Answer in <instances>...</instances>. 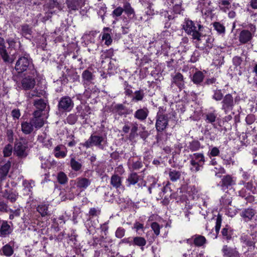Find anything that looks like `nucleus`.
<instances>
[{"mask_svg": "<svg viewBox=\"0 0 257 257\" xmlns=\"http://www.w3.org/2000/svg\"><path fill=\"white\" fill-rule=\"evenodd\" d=\"M224 57L218 55L213 59V64L217 68H219L224 63Z\"/></svg>", "mask_w": 257, "mask_h": 257, "instance_id": "nucleus-55", "label": "nucleus"}, {"mask_svg": "<svg viewBox=\"0 0 257 257\" xmlns=\"http://www.w3.org/2000/svg\"><path fill=\"white\" fill-rule=\"evenodd\" d=\"M125 233V229L122 227H118L115 232V236L118 238H122Z\"/></svg>", "mask_w": 257, "mask_h": 257, "instance_id": "nucleus-57", "label": "nucleus"}, {"mask_svg": "<svg viewBox=\"0 0 257 257\" xmlns=\"http://www.w3.org/2000/svg\"><path fill=\"white\" fill-rule=\"evenodd\" d=\"M123 11V7H118L112 11V15L113 17H120L122 15V13L124 12Z\"/></svg>", "mask_w": 257, "mask_h": 257, "instance_id": "nucleus-59", "label": "nucleus"}, {"mask_svg": "<svg viewBox=\"0 0 257 257\" xmlns=\"http://www.w3.org/2000/svg\"><path fill=\"white\" fill-rule=\"evenodd\" d=\"M123 9L125 14L130 20H136L137 17L134 9L132 7L130 3L125 2L123 3Z\"/></svg>", "mask_w": 257, "mask_h": 257, "instance_id": "nucleus-24", "label": "nucleus"}, {"mask_svg": "<svg viewBox=\"0 0 257 257\" xmlns=\"http://www.w3.org/2000/svg\"><path fill=\"white\" fill-rule=\"evenodd\" d=\"M240 240L241 242L249 247L250 249L254 248L255 243L252 240L250 235H242L240 237Z\"/></svg>", "mask_w": 257, "mask_h": 257, "instance_id": "nucleus-36", "label": "nucleus"}, {"mask_svg": "<svg viewBox=\"0 0 257 257\" xmlns=\"http://www.w3.org/2000/svg\"><path fill=\"white\" fill-rule=\"evenodd\" d=\"M58 182L61 184H65L68 181L67 175L63 172H60L57 175Z\"/></svg>", "mask_w": 257, "mask_h": 257, "instance_id": "nucleus-52", "label": "nucleus"}, {"mask_svg": "<svg viewBox=\"0 0 257 257\" xmlns=\"http://www.w3.org/2000/svg\"><path fill=\"white\" fill-rule=\"evenodd\" d=\"M44 8L45 9H48L49 10L48 11H51V10L53 9L54 8H57L59 10L62 9L61 5L55 0H49V2L44 5Z\"/></svg>", "mask_w": 257, "mask_h": 257, "instance_id": "nucleus-41", "label": "nucleus"}, {"mask_svg": "<svg viewBox=\"0 0 257 257\" xmlns=\"http://www.w3.org/2000/svg\"><path fill=\"white\" fill-rule=\"evenodd\" d=\"M113 113L117 114L119 116H126L133 113V109L127 108L122 104H116L112 107Z\"/></svg>", "mask_w": 257, "mask_h": 257, "instance_id": "nucleus-13", "label": "nucleus"}, {"mask_svg": "<svg viewBox=\"0 0 257 257\" xmlns=\"http://www.w3.org/2000/svg\"><path fill=\"white\" fill-rule=\"evenodd\" d=\"M193 239H194L193 243L197 247L202 246L206 243L205 237L201 235L195 234L193 236Z\"/></svg>", "mask_w": 257, "mask_h": 257, "instance_id": "nucleus-38", "label": "nucleus"}, {"mask_svg": "<svg viewBox=\"0 0 257 257\" xmlns=\"http://www.w3.org/2000/svg\"><path fill=\"white\" fill-rule=\"evenodd\" d=\"M49 204L44 202L38 205L37 211L41 214L42 217H46L51 215V213L49 210Z\"/></svg>", "mask_w": 257, "mask_h": 257, "instance_id": "nucleus-26", "label": "nucleus"}, {"mask_svg": "<svg viewBox=\"0 0 257 257\" xmlns=\"http://www.w3.org/2000/svg\"><path fill=\"white\" fill-rule=\"evenodd\" d=\"M155 127L158 133H162L168 126L169 118L167 114L159 111L156 117Z\"/></svg>", "mask_w": 257, "mask_h": 257, "instance_id": "nucleus-7", "label": "nucleus"}, {"mask_svg": "<svg viewBox=\"0 0 257 257\" xmlns=\"http://www.w3.org/2000/svg\"><path fill=\"white\" fill-rule=\"evenodd\" d=\"M222 222V216L221 214H218L217 216V218L216 219V224L215 226V232L216 235L215 236V238H217V235L219 232V230L221 227Z\"/></svg>", "mask_w": 257, "mask_h": 257, "instance_id": "nucleus-53", "label": "nucleus"}, {"mask_svg": "<svg viewBox=\"0 0 257 257\" xmlns=\"http://www.w3.org/2000/svg\"><path fill=\"white\" fill-rule=\"evenodd\" d=\"M37 76L36 69H33L27 74L22 80V86L24 90H29L34 88L36 84L35 79Z\"/></svg>", "mask_w": 257, "mask_h": 257, "instance_id": "nucleus-6", "label": "nucleus"}, {"mask_svg": "<svg viewBox=\"0 0 257 257\" xmlns=\"http://www.w3.org/2000/svg\"><path fill=\"white\" fill-rule=\"evenodd\" d=\"M70 157V165L72 169L76 172L80 171L82 166L81 163L76 161L73 155H71Z\"/></svg>", "mask_w": 257, "mask_h": 257, "instance_id": "nucleus-42", "label": "nucleus"}, {"mask_svg": "<svg viewBox=\"0 0 257 257\" xmlns=\"http://www.w3.org/2000/svg\"><path fill=\"white\" fill-rule=\"evenodd\" d=\"M7 198L12 203L15 202L18 198V193L16 192H11L7 193Z\"/></svg>", "mask_w": 257, "mask_h": 257, "instance_id": "nucleus-58", "label": "nucleus"}, {"mask_svg": "<svg viewBox=\"0 0 257 257\" xmlns=\"http://www.w3.org/2000/svg\"><path fill=\"white\" fill-rule=\"evenodd\" d=\"M132 128L131 129V132L129 134V139L130 140H134L138 135L137 132L138 131V124L137 123H132Z\"/></svg>", "mask_w": 257, "mask_h": 257, "instance_id": "nucleus-44", "label": "nucleus"}, {"mask_svg": "<svg viewBox=\"0 0 257 257\" xmlns=\"http://www.w3.org/2000/svg\"><path fill=\"white\" fill-rule=\"evenodd\" d=\"M57 107L60 112H69L74 107V102L69 96H64L59 100Z\"/></svg>", "mask_w": 257, "mask_h": 257, "instance_id": "nucleus-8", "label": "nucleus"}, {"mask_svg": "<svg viewBox=\"0 0 257 257\" xmlns=\"http://www.w3.org/2000/svg\"><path fill=\"white\" fill-rule=\"evenodd\" d=\"M30 122L37 128L42 127L44 125V120L42 117H33L30 119Z\"/></svg>", "mask_w": 257, "mask_h": 257, "instance_id": "nucleus-45", "label": "nucleus"}, {"mask_svg": "<svg viewBox=\"0 0 257 257\" xmlns=\"http://www.w3.org/2000/svg\"><path fill=\"white\" fill-rule=\"evenodd\" d=\"M214 38L207 35L201 34L198 38L193 41L196 48L202 50L203 53L208 54L213 48Z\"/></svg>", "mask_w": 257, "mask_h": 257, "instance_id": "nucleus-4", "label": "nucleus"}, {"mask_svg": "<svg viewBox=\"0 0 257 257\" xmlns=\"http://www.w3.org/2000/svg\"><path fill=\"white\" fill-rule=\"evenodd\" d=\"M221 233L222 239L229 242L233 238L234 230L230 225L226 224L221 231Z\"/></svg>", "mask_w": 257, "mask_h": 257, "instance_id": "nucleus-17", "label": "nucleus"}, {"mask_svg": "<svg viewBox=\"0 0 257 257\" xmlns=\"http://www.w3.org/2000/svg\"><path fill=\"white\" fill-rule=\"evenodd\" d=\"M188 149L191 152H197L201 148H203L201 143L197 140H193L188 143Z\"/></svg>", "mask_w": 257, "mask_h": 257, "instance_id": "nucleus-39", "label": "nucleus"}, {"mask_svg": "<svg viewBox=\"0 0 257 257\" xmlns=\"http://www.w3.org/2000/svg\"><path fill=\"white\" fill-rule=\"evenodd\" d=\"M222 252L224 257H239V254L236 248L231 247L227 245L223 246Z\"/></svg>", "mask_w": 257, "mask_h": 257, "instance_id": "nucleus-21", "label": "nucleus"}, {"mask_svg": "<svg viewBox=\"0 0 257 257\" xmlns=\"http://www.w3.org/2000/svg\"><path fill=\"white\" fill-rule=\"evenodd\" d=\"M11 115L14 120L19 119L21 116L20 110L18 108H15L12 110Z\"/></svg>", "mask_w": 257, "mask_h": 257, "instance_id": "nucleus-64", "label": "nucleus"}, {"mask_svg": "<svg viewBox=\"0 0 257 257\" xmlns=\"http://www.w3.org/2000/svg\"><path fill=\"white\" fill-rule=\"evenodd\" d=\"M224 96L222 92L221 89H216L213 90V94L212 95V98L217 101H219L222 100Z\"/></svg>", "mask_w": 257, "mask_h": 257, "instance_id": "nucleus-47", "label": "nucleus"}, {"mask_svg": "<svg viewBox=\"0 0 257 257\" xmlns=\"http://www.w3.org/2000/svg\"><path fill=\"white\" fill-rule=\"evenodd\" d=\"M104 239V237L103 236H101L99 238L93 237L92 239V245H93V246H96L98 244L101 245Z\"/></svg>", "mask_w": 257, "mask_h": 257, "instance_id": "nucleus-61", "label": "nucleus"}, {"mask_svg": "<svg viewBox=\"0 0 257 257\" xmlns=\"http://www.w3.org/2000/svg\"><path fill=\"white\" fill-rule=\"evenodd\" d=\"M54 154L56 158H64L67 154L66 148L62 145H58L54 148Z\"/></svg>", "mask_w": 257, "mask_h": 257, "instance_id": "nucleus-29", "label": "nucleus"}, {"mask_svg": "<svg viewBox=\"0 0 257 257\" xmlns=\"http://www.w3.org/2000/svg\"><path fill=\"white\" fill-rule=\"evenodd\" d=\"M91 180L85 177H79L76 180V187L83 191L85 190L91 184Z\"/></svg>", "mask_w": 257, "mask_h": 257, "instance_id": "nucleus-23", "label": "nucleus"}, {"mask_svg": "<svg viewBox=\"0 0 257 257\" xmlns=\"http://www.w3.org/2000/svg\"><path fill=\"white\" fill-rule=\"evenodd\" d=\"M136 184L139 187H145L146 186V182L143 180L137 173L132 172L128 175L126 179V185L127 187H130Z\"/></svg>", "mask_w": 257, "mask_h": 257, "instance_id": "nucleus-9", "label": "nucleus"}, {"mask_svg": "<svg viewBox=\"0 0 257 257\" xmlns=\"http://www.w3.org/2000/svg\"><path fill=\"white\" fill-rule=\"evenodd\" d=\"M0 55L3 61L7 64H12L14 59L11 58L8 54L5 46V40L0 37Z\"/></svg>", "mask_w": 257, "mask_h": 257, "instance_id": "nucleus-12", "label": "nucleus"}, {"mask_svg": "<svg viewBox=\"0 0 257 257\" xmlns=\"http://www.w3.org/2000/svg\"><path fill=\"white\" fill-rule=\"evenodd\" d=\"M145 96L144 90L143 89H140L136 90L133 93L132 97V101L133 102H138L143 101Z\"/></svg>", "mask_w": 257, "mask_h": 257, "instance_id": "nucleus-37", "label": "nucleus"}, {"mask_svg": "<svg viewBox=\"0 0 257 257\" xmlns=\"http://www.w3.org/2000/svg\"><path fill=\"white\" fill-rule=\"evenodd\" d=\"M15 69L18 74L28 71L30 72L32 70L35 69L32 59L29 54H25L24 56L19 57L15 64Z\"/></svg>", "mask_w": 257, "mask_h": 257, "instance_id": "nucleus-3", "label": "nucleus"}, {"mask_svg": "<svg viewBox=\"0 0 257 257\" xmlns=\"http://www.w3.org/2000/svg\"><path fill=\"white\" fill-rule=\"evenodd\" d=\"M103 40H105V44L108 46L112 43V39L110 34L107 33H104L102 37Z\"/></svg>", "mask_w": 257, "mask_h": 257, "instance_id": "nucleus-60", "label": "nucleus"}, {"mask_svg": "<svg viewBox=\"0 0 257 257\" xmlns=\"http://www.w3.org/2000/svg\"><path fill=\"white\" fill-rule=\"evenodd\" d=\"M13 149V148L12 145L10 144L7 145L3 150L4 157H10L12 155Z\"/></svg>", "mask_w": 257, "mask_h": 257, "instance_id": "nucleus-56", "label": "nucleus"}, {"mask_svg": "<svg viewBox=\"0 0 257 257\" xmlns=\"http://www.w3.org/2000/svg\"><path fill=\"white\" fill-rule=\"evenodd\" d=\"M20 34L27 39L32 37L33 33V28L27 24H23L20 27Z\"/></svg>", "mask_w": 257, "mask_h": 257, "instance_id": "nucleus-18", "label": "nucleus"}, {"mask_svg": "<svg viewBox=\"0 0 257 257\" xmlns=\"http://www.w3.org/2000/svg\"><path fill=\"white\" fill-rule=\"evenodd\" d=\"M91 68L85 70L82 74V78L84 85H88L92 83L94 79V75H93Z\"/></svg>", "mask_w": 257, "mask_h": 257, "instance_id": "nucleus-25", "label": "nucleus"}, {"mask_svg": "<svg viewBox=\"0 0 257 257\" xmlns=\"http://www.w3.org/2000/svg\"><path fill=\"white\" fill-rule=\"evenodd\" d=\"M205 117V120L208 123H211L212 124L216 120L217 114L215 113V111L208 112L206 114Z\"/></svg>", "mask_w": 257, "mask_h": 257, "instance_id": "nucleus-50", "label": "nucleus"}, {"mask_svg": "<svg viewBox=\"0 0 257 257\" xmlns=\"http://www.w3.org/2000/svg\"><path fill=\"white\" fill-rule=\"evenodd\" d=\"M107 145L106 135H100L96 132H93L89 139L82 144V146L86 149L96 147L101 150H105Z\"/></svg>", "mask_w": 257, "mask_h": 257, "instance_id": "nucleus-1", "label": "nucleus"}, {"mask_svg": "<svg viewBox=\"0 0 257 257\" xmlns=\"http://www.w3.org/2000/svg\"><path fill=\"white\" fill-rule=\"evenodd\" d=\"M34 126L30 121H23L21 123V130L22 132L25 135H30L34 130Z\"/></svg>", "mask_w": 257, "mask_h": 257, "instance_id": "nucleus-35", "label": "nucleus"}, {"mask_svg": "<svg viewBox=\"0 0 257 257\" xmlns=\"http://www.w3.org/2000/svg\"><path fill=\"white\" fill-rule=\"evenodd\" d=\"M128 163L131 164L132 169L134 170H139L143 167V164L140 159L136 160L131 157L128 160Z\"/></svg>", "mask_w": 257, "mask_h": 257, "instance_id": "nucleus-34", "label": "nucleus"}, {"mask_svg": "<svg viewBox=\"0 0 257 257\" xmlns=\"http://www.w3.org/2000/svg\"><path fill=\"white\" fill-rule=\"evenodd\" d=\"M235 184V182L233 180V177L230 175H226L222 177L218 185L221 187L223 190L225 191Z\"/></svg>", "mask_w": 257, "mask_h": 257, "instance_id": "nucleus-15", "label": "nucleus"}, {"mask_svg": "<svg viewBox=\"0 0 257 257\" xmlns=\"http://www.w3.org/2000/svg\"><path fill=\"white\" fill-rule=\"evenodd\" d=\"M15 242L11 241L9 243L6 244L2 247V250L5 255L10 256L14 253L13 246Z\"/></svg>", "mask_w": 257, "mask_h": 257, "instance_id": "nucleus-33", "label": "nucleus"}, {"mask_svg": "<svg viewBox=\"0 0 257 257\" xmlns=\"http://www.w3.org/2000/svg\"><path fill=\"white\" fill-rule=\"evenodd\" d=\"M221 159L223 161V164L226 165H234V161L231 157L227 158L225 156H222Z\"/></svg>", "mask_w": 257, "mask_h": 257, "instance_id": "nucleus-63", "label": "nucleus"}, {"mask_svg": "<svg viewBox=\"0 0 257 257\" xmlns=\"http://www.w3.org/2000/svg\"><path fill=\"white\" fill-rule=\"evenodd\" d=\"M85 0H66L68 12L78 11L84 5Z\"/></svg>", "mask_w": 257, "mask_h": 257, "instance_id": "nucleus-14", "label": "nucleus"}, {"mask_svg": "<svg viewBox=\"0 0 257 257\" xmlns=\"http://www.w3.org/2000/svg\"><path fill=\"white\" fill-rule=\"evenodd\" d=\"M236 104V100L231 94H226L221 102V108L225 113L231 111Z\"/></svg>", "mask_w": 257, "mask_h": 257, "instance_id": "nucleus-11", "label": "nucleus"}, {"mask_svg": "<svg viewBox=\"0 0 257 257\" xmlns=\"http://www.w3.org/2000/svg\"><path fill=\"white\" fill-rule=\"evenodd\" d=\"M190 165L192 166L190 170L193 172H197L203 169L205 162V157L203 153H194L190 155Z\"/></svg>", "mask_w": 257, "mask_h": 257, "instance_id": "nucleus-5", "label": "nucleus"}, {"mask_svg": "<svg viewBox=\"0 0 257 257\" xmlns=\"http://www.w3.org/2000/svg\"><path fill=\"white\" fill-rule=\"evenodd\" d=\"M203 28L200 21L194 22L189 19H185L183 25V29L188 35L191 36L193 41L200 36Z\"/></svg>", "mask_w": 257, "mask_h": 257, "instance_id": "nucleus-2", "label": "nucleus"}, {"mask_svg": "<svg viewBox=\"0 0 257 257\" xmlns=\"http://www.w3.org/2000/svg\"><path fill=\"white\" fill-rule=\"evenodd\" d=\"M146 240L144 237L136 236L133 238V245L140 246L142 250L144 249V246L146 244Z\"/></svg>", "mask_w": 257, "mask_h": 257, "instance_id": "nucleus-40", "label": "nucleus"}, {"mask_svg": "<svg viewBox=\"0 0 257 257\" xmlns=\"http://www.w3.org/2000/svg\"><path fill=\"white\" fill-rule=\"evenodd\" d=\"M148 190L150 194L155 193L159 194L160 196L162 194V185L161 184L158 183L157 181L155 180L151 184L150 186L148 188Z\"/></svg>", "mask_w": 257, "mask_h": 257, "instance_id": "nucleus-28", "label": "nucleus"}, {"mask_svg": "<svg viewBox=\"0 0 257 257\" xmlns=\"http://www.w3.org/2000/svg\"><path fill=\"white\" fill-rule=\"evenodd\" d=\"M253 37V34L251 33L249 30H243L239 33L238 40L241 44H245L250 42Z\"/></svg>", "mask_w": 257, "mask_h": 257, "instance_id": "nucleus-19", "label": "nucleus"}, {"mask_svg": "<svg viewBox=\"0 0 257 257\" xmlns=\"http://www.w3.org/2000/svg\"><path fill=\"white\" fill-rule=\"evenodd\" d=\"M34 105L38 109L44 110L46 107V103L45 100L42 99L35 100Z\"/></svg>", "mask_w": 257, "mask_h": 257, "instance_id": "nucleus-51", "label": "nucleus"}, {"mask_svg": "<svg viewBox=\"0 0 257 257\" xmlns=\"http://www.w3.org/2000/svg\"><path fill=\"white\" fill-rule=\"evenodd\" d=\"M67 75L73 82L79 81L80 76L74 70L67 69Z\"/></svg>", "mask_w": 257, "mask_h": 257, "instance_id": "nucleus-43", "label": "nucleus"}, {"mask_svg": "<svg viewBox=\"0 0 257 257\" xmlns=\"http://www.w3.org/2000/svg\"><path fill=\"white\" fill-rule=\"evenodd\" d=\"M12 229L7 221H3L0 227V236L5 237L11 233Z\"/></svg>", "mask_w": 257, "mask_h": 257, "instance_id": "nucleus-32", "label": "nucleus"}, {"mask_svg": "<svg viewBox=\"0 0 257 257\" xmlns=\"http://www.w3.org/2000/svg\"><path fill=\"white\" fill-rule=\"evenodd\" d=\"M149 113V110L147 107H144L137 109L134 113V117L137 119L144 121L147 118Z\"/></svg>", "mask_w": 257, "mask_h": 257, "instance_id": "nucleus-22", "label": "nucleus"}, {"mask_svg": "<svg viewBox=\"0 0 257 257\" xmlns=\"http://www.w3.org/2000/svg\"><path fill=\"white\" fill-rule=\"evenodd\" d=\"M220 202L221 204L223 206H228L231 205L232 202L231 198L228 195L225 194L221 198Z\"/></svg>", "mask_w": 257, "mask_h": 257, "instance_id": "nucleus-49", "label": "nucleus"}, {"mask_svg": "<svg viewBox=\"0 0 257 257\" xmlns=\"http://www.w3.org/2000/svg\"><path fill=\"white\" fill-rule=\"evenodd\" d=\"M110 185L116 189L124 187L122 185V178L117 174H113L110 178Z\"/></svg>", "mask_w": 257, "mask_h": 257, "instance_id": "nucleus-27", "label": "nucleus"}, {"mask_svg": "<svg viewBox=\"0 0 257 257\" xmlns=\"http://www.w3.org/2000/svg\"><path fill=\"white\" fill-rule=\"evenodd\" d=\"M213 26L214 29L218 33L224 34L225 31V28L223 24L218 22H215L213 23Z\"/></svg>", "mask_w": 257, "mask_h": 257, "instance_id": "nucleus-48", "label": "nucleus"}, {"mask_svg": "<svg viewBox=\"0 0 257 257\" xmlns=\"http://www.w3.org/2000/svg\"><path fill=\"white\" fill-rule=\"evenodd\" d=\"M151 228L154 230V233L156 235L160 234V227L158 223L157 222H153L151 224Z\"/></svg>", "mask_w": 257, "mask_h": 257, "instance_id": "nucleus-62", "label": "nucleus"}, {"mask_svg": "<svg viewBox=\"0 0 257 257\" xmlns=\"http://www.w3.org/2000/svg\"><path fill=\"white\" fill-rule=\"evenodd\" d=\"M78 119V115L76 113H71L66 118V121L69 124H75Z\"/></svg>", "mask_w": 257, "mask_h": 257, "instance_id": "nucleus-54", "label": "nucleus"}, {"mask_svg": "<svg viewBox=\"0 0 257 257\" xmlns=\"http://www.w3.org/2000/svg\"><path fill=\"white\" fill-rule=\"evenodd\" d=\"M205 77L204 74L200 71H197L194 73L192 77L191 80L196 85H201Z\"/></svg>", "mask_w": 257, "mask_h": 257, "instance_id": "nucleus-31", "label": "nucleus"}, {"mask_svg": "<svg viewBox=\"0 0 257 257\" xmlns=\"http://www.w3.org/2000/svg\"><path fill=\"white\" fill-rule=\"evenodd\" d=\"M11 167V162L8 161L4 165H2L0 168V179L4 180L6 179L10 169Z\"/></svg>", "mask_w": 257, "mask_h": 257, "instance_id": "nucleus-30", "label": "nucleus"}, {"mask_svg": "<svg viewBox=\"0 0 257 257\" xmlns=\"http://www.w3.org/2000/svg\"><path fill=\"white\" fill-rule=\"evenodd\" d=\"M174 85H176L180 90L184 88L185 85L184 78L181 73H177L173 77L171 86L173 87Z\"/></svg>", "mask_w": 257, "mask_h": 257, "instance_id": "nucleus-20", "label": "nucleus"}, {"mask_svg": "<svg viewBox=\"0 0 257 257\" xmlns=\"http://www.w3.org/2000/svg\"><path fill=\"white\" fill-rule=\"evenodd\" d=\"M255 214L256 210L254 209L248 207L243 209L240 213V215L245 222H248L252 219Z\"/></svg>", "mask_w": 257, "mask_h": 257, "instance_id": "nucleus-16", "label": "nucleus"}, {"mask_svg": "<svg viewBox=\"0 0 257 257\" xmlns=\"http://www.w3.org/2000/svg\"><path fill=\"white\" fill-rule=\"evenodd\" d=\"M27 148V142L23 138H21L20 141L15 142L14 148V153L19 158H26L28 155L26 152Z\"/></svg>", "mask_w": 257, "mask_h": 257, "instance_id": "nucleus-10", "label": "nucleus"}, {"mask_svg": "<svg viewBox=\"0 0 257 257\" xmlns=\"http://www.w3.org/2000/svg\"><path fill=\"white\" fill-rule=\"evenodd\" d=\"M169 176L172 181L175 182L180 178L181 172L178 171L172 170L170 169L169 173Z\"/></svg>", "mask_w": 257, "mask_h": 257, "instance_id": "nucleus-46", "label": "nucleus"}]
</instances>
